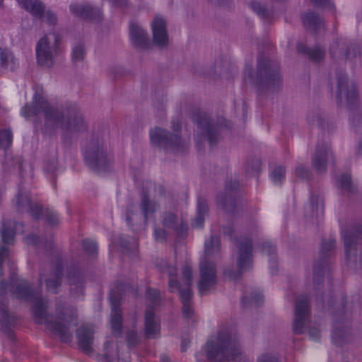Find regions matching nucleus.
<instances>
[{
  "label": "nucleus",
  "mask_w": 362,
  "mask_h": 362,
  "mask_svg": "<svg viewBox=\"0 0 362 362\" xmlns=\"http://www.w3.org/2000/svg\"><path fill=\"white\" fill-rule=\"evenodd\" d=\"M11 292L13 298L20 300L32 301L34 304L33 315L37 324H46L47 328L61 341L71 343L72 335L69 327L57 320H49L47 312V301L42 298L39 292L28 280L20 278L14 272L11 273L8 280L0 281V296H5Z\"/></svg>",
  "instance_id": "f257e3e1"
},
{
  "label": "nucleus",
  "mask_w": 362,
  "mask_h": 362,
  "mask_svg": "<svg viewBox=\"0 0 362 362\" xmlns=\"http://www.w3.org/2000/svg\"><path fill=\"white\" fill-rule=\"evenodd\" d=\"M94 330L91 325H82L76 330L78 346L85 354H90L93 351L92 344L93 342Z\"/></svg>",
  "instance_id": "bb28decb"
},
{
  "label": "nucleus",
  "mask_w": 362,
  "mask_h": 362,
  "mask_svg": "<svg viewBox=\"0 0 362 362\" xmlns=\"http://www.w3.org/2000/svg\"><path fill=\"white\" fill-rule=\"evenodd\" d=\"M36 58L41 66L50 67L54 64V57L47 35L41 37L37 44Z\"/></svg>",
  "instance_id": "a878e982"
},
{
  "label": "nucleus",
  "mask_w": 362,
  "mask_h": 362,
  "mask_svg": "<svg viewBox=\"0 0 362 362\" xmlns=\"http://www.w3.org/2000/svg\"><path fill=\"white\" fill-rule=\"evenodd\" d=\"M308 334L310 340L319 341L320 339V332L318 328L313 327L308 330Z\"/></svg>",
  "instance_id": "0e129e2a"
},
{
  "label": "nucleus",
  "mask_w": 362,
  "mask_h": 362,
  "mask_svg": "<svg viewBox=\"0 0 362 362\" xmlns=\"http://www.w3.org/2000/svg\"><path fill=\"white\" fill-rule=\"evenodd\" d=\"M109 247L110 250L114 247H118L120 252L132 259L138 257L139 241L134 237L119 235L111 240Z\"/></svg>",
  "instance_id": "4be33fe9"
},
{
  "label": "nucleus",
  "mask_w": 362,
  "mask_h": 362,
  "mask_svg": "<svg viewBox=\"0 0 362 362\" xmlns=\"http://www.w3.org/2000/svg\"><path fill=\"white\" fill-rule=\"evenodd\" d=\"M172 129L175 133H170L167 130L155 127L150 131V140L152 145L165 150L172 151H182L187 144L183 141L180 135L182 129V124L179 119H174L171 122Z\"/></svg>",
  "instance_id": "6e6552de"
},
{
  "label": "nucleus",
  "mask_w": 362,
  "mask_h": 362,
  "mask_svg": "<svg viewBox=\"0 0 362 362\" xmlns=\"http://www.w3.org/2000/svg\"><path fill=\"white\" fill-rule=\"evenodd\" d=\"M129 35L131 42L135 47H149L151 42L146 31L132 21L129 24Z\"/></svg>",
  "instance_id": "c85d7f7f"
},
{
  "label": "nucleus",
  "mask_w": 362,
  "mask_h": 362,
  "mask_svg": "<svg viewBox=\"0 0 362 362\" xmlns=\"http://www.w3.org/2000/svg\"><path fill=\"white\" fill-rule=\"evenodd\" d=\"M188 224L186 221H182L179 226H175V231L176 232L177 238L184 240L187 236Z\"/></svg>",
  "instance_id": "603ef678"
},
{
  "label": "nucleus",
  "mask_w": 362,
  "mask_h": 362,
  "mask_svg": "<svg viewBox=\"0 0 362 362\" xmlns=\"http://www.w3.org/2000/svg\"><path fill=\"white\" fill-rule=\"evenodd\" d=\"M296 49L299 54L307 56L309 59L313 62L322 60L325 54V49L321 47L315 46L313 48H310L302 42L297 44Z\"/></svg>",
  "instance_id": "473e14b6"
},
{
  "label": "nucleus",
  "mask_w": 362,
  "mask_h": 362,
  "mask_svg": "<svg viewBox=\"0 0 362 362\" xmlns=\"http://www.w3.org/2000/svg\"><path fill=\"white\" fill-rule=\"evenodd\" d=\"M83 251L93 259H96L98 256V243L95 240L90 238L83 239L81 242Z\"/></svg>",
  "instance_id": "4c0bfd02"
},
{
  "label": "nucleus",
  "mask_w": 362,
  "mask_h": 362,
  "mask_svg": "<svg viewBox=\"0 0 362 362\" xmlns=\"http://www.w3.org/2000/svg\"><path fill=\"white\" fill-rule=\"evenodd\" d=\"M13 143V133L10 129H0V149L6 151Z\"/></svg>",
  "instance_id": "79ce46f5"
},
{
  "label": "nucleus",
  "mask_w": 362,
  "mask_h": 362,
  "mask_svg": "<svg viewBox=\"0 0 362 362\" xmlns=\"http://www.w3.org/2000/svg\"><path fill=\"white\" fill-rule=\"evenodd\" d=\"M250 8L255 12L264 21H271L270 12L265 8L264 6L261 4L256 0H252L249 3Z\"/></svg>",
  "instance_id": "58836bf2"
},
{
  "label": "nucleus",
  "mask_w": 362,
  "mask_h": 362,
  "mask_svg": "<svg viewBox=\"0 0 362 362\" xmlns=\"http://www.w3.org/2000/svg\"><path fill=\"white\" fill-rule=\"evenodd\" d=\"M144 332L150 339H155L160 334V325L155 321V311L150 306L144 314Z\"/></svg>",
  "instance_id": "7c9ffc66"
},
{
  "label": "nucleus",
  "mask_w": 362,
  "mask_h": 362,
  "mask_svg": "<svg viewBox=\"0 0 362 362\" xmlns=\"http://www.w3.org/2000/svg\"><path fill=\"white\" fill-rule=\"evenodd\" d=\"M154 238L158 242H165L167 240V232L165 230L155 227L153 231Z\"/></svg>",
  "instance_id": "bf43d9fd"
},
{
  "label": "nucleus",
  "mask_w": 362,
  "mask_h": 362,
  "mask_svg": "<svg viewBox=\"0 0 362 362\" xmlns=\"http://www.w3.org/2000/svg\"><path fill=\"white\" fill-rule=\"evenodd\" d=\"M257 362H279V361L277 357L266 354L262 355Z\"/></svg>",
  "instance_id": "69168bd1"
},
{
  "label": "nucleus",
  "mask_w": 362,
  "mask_h": 362,
  "mask_svg": "<svg viewBox=\"0 0 362 362\" xmlns=\"http://www.w3.org/2000/svg\"><path fill=\"white\" fill-rule=\"evenodd\" d=\"M23 241L36 249H42L49 256H54L55 260L52 262V279L45 281V286L48 291L54 293L58 292L63 276V259L61 252L56 248L53 238L49 239L41 238L35 234H29L23 238Z\"/></svg>",
  "instance_id": "39448f33"
},
{
  "label": "nucleus",
  "mask_w": 362,
  "mask_h": 362,
  "mask_svg": "<svg viewBox=\"0 0 362 362\" xmlns=\"http://www.w3.org/2000/svg\"><path fill=\"white\" fill-rule=\"evenodd\" d=\"M182 314L184 318L190 319L194 315V309L192 303L182 304Z\"/></svg>",
  "instance_id": "680f3d73"
},
{
  "label": "nucleus",
  "mask_w": 362,
  "mask_h": 362,
  "mask_svg": "<svg viewBox=\"0 0 362 362\" xmlns=\"http://www.w3.org/2000/svg\"><path fill=\"white\" fill-rule=\"evenodd\" d=\"M66 277L71 286V292L74 296L78 297V293L84 295L85 272L78 264H71L68 267Z\"/></svg>",
  "instance_id": "b1692460"
},
{
  "label": "nucleus",
  "mask_w": 362,
  "mask_h": 362,
  "mask_svg": "<svg viewBox=\"0 0 362 362\" xmlns=\"http://www.w3.org/2000/svg\"><path fill=\"white\" fill-rule=\"evenodd\" d=\"M127 342L129 346H135L139 343V338L136 331L129 330L127 333Z\"/></svg>",
  "instance_id": "864d4df0"
},
{
  "label": "nucleus",
  "mask_w": 362,
  "mask_h": 362,
  "mask_svg": "<svg viewBox=\"0 0 362 362\" xmlns=\"http://www.w3.org/2000/svg\"><path fill=\"white\" fill-rule=\"evenodd\" d=\"M337 101L338 103L342 102L343 94L346 95V103L350 110L357 111V119L356 125L362 124V115L358 112V91L355 83L349 84L346 76L341 71L337 72Z\"/></svg>",
  "instance_id": "2eb2a0df"
},
{
  "label": "nucleus",
  "mask_w": 362,
  "mask_h": 362,
  "mask_svg": "<svg viewBox=\"0 0 362 362\" xmlns=\"http://www.w3.org/2000/svg\"><path fill=\"white\" fill-rule=\"evenodd\" d=\"M351 305H349L347 298L341 296V309L334 314V322L333 323V330L331 334L332 342L337 346H343L345 344L352 339L351 329L349 326V322L345 318V315L349 310H353L356 305L352 300Z\"/></svg>",
  "instance_id": "9b49d317"
},
{
  "label": "nucleus",
  "mask_w": 362,
  "mask_h": 362,
  "mask_svg": "<svg viewBox=\"0 0 362 362\" xmlns=\"http://www.w3.org/2000/svg\"><path fill=\"white\" fill-rule=\"evenodd\" d=\"M329 160L332 162V165L334 164V156L330 145L327 142L317 144L315 152L312 158L313 169L318 173H325Z\"/></svg>",
  "instance_id": "412c9836"
},
{
  "label": "nucleus",
  "mask_w": 362,
  "mask_h": 362,
  "mask_svg": "<svg viewBox=\"0 0 362 362\" xmlns=\"http://www.w3.org/2000/svg\"><path fill=\"white\" fill-rule=\"evenodd\" d=\"M24 231L23 223L13 220H4L1 229V240L5 245H12L15 243L16 234L23 233Z\"/></svg>",
  "instance_id": "393cba45"
},
{
  "label": "nucleus",
  "mask_w": 362,
  "mask_h": 362,
  "mask_svg": "<svg viewBox=\"0 0 362 362\" xmlns=\"http://www.w3.org/2000/svg\"><path fill=\"white\" fill-rule=\"evenodd\" d=\"M83 155L86 165L96 174H105L112 168V156L107 152L103 141L98 136L83 149Z\"/></svg>",
  "instance_id": "0eeeda50"
},
{
  "label": "nucleus",
  "mask_w": 362,
  "mask_h": 362,
  "mask_svg": "<svg viewBox=\"0 0 362 362\" xmlns=\"http://www.w3.org/2000/svg\"><path fill=\"white\" fill-rule=\"evenodd\" d=\"M179 294L182 304L192 303V291L191 286H186L185 288H181Z\"/></svg>",
  "instance_id": "09e8293b"
},
{
  "label": "nucleus",
  "mask_w": 362,
  "mask_h": 362,
  "mask_svg": "<svg viewBox=\"0 0 362 362\" xmlns=\"http://www.w3.org/2000/svg\"><path fill=\"white\" fill-rule=\"evenodd\" d=\"M204 351L211 362H242V351L238 340L228 330H221L216 340H209Z\"/></svg>",
  "instance_id": "7ed1b4c3"
},
{
  "label": "nucleus",
  "mask_w": 362,
  "mask_h": 362,
  "mask_svg": "<svg viewBox=\"0 0 362 362\" xmlns=\"http://www.w3.org/2000/svg\"><path fill=\"white\" fill-rule=\"evenodd\" d=\"M137 293L129 283L123 281H115L110 292L109 300L111 306L110 328L115 335L120 336L122 330V315L120 308L123 297L127 293Z\"/></svg>",
  "instance_id": "1a4fd4ad"
},
{
  "label": "nucleus",
  "mask_w": 362,
  "mask_h": 362,
  "mask_svg": "<svg viewBox=\"0 0 362 362\" xmlns=\"http://www.w3.org/2000/svg\"><path fill=\"white\" fill-rule=\"evenodd\" d=\"M262 162L259 159H253L252 160L251 168L252 171L259 173L261 170Z\"/></svg>",
  "instance_id": "774afa93"
},
{
  "label": "nucleus",
  "mask_w": 362,
  "mask_h": 362,
  "mask_svg": "<svg viewBox=\"0 0 362 362\" xmlns=\"http://www.w3.org/2000/svg\"><path fill=\"white\" fill-rule=\"evenodd\" d=\"M156 267L164 273H167L170 277L168 282L169 291L170 292H179L181 290L180 281L177 279V269L175 265L170 264L166 260L157 261Z\"/></svg>",
  "instance_id": "c756f323"
},
{
  "label": "nucleus",
  "mask_w": 362,
  "mask_h": 362,
  "mask_svg": "<svg viewBox=\"0 0 362 362\" xmlns=\"http://www.w3.org/2000/svg\"><path fill=\"white\" fill-rule=\"evenodd\" d=\"M153 40L158 47H165L168 42L166 22L161 16H156L151 24Z\"/></svg>",
  "instance_id": "cd10ccee"
},
{
  "label": "nucleus",
  "mask_w": 362,
  "mask_h": 362,
  "mask_svg": "<svg viewBox=\"0 0 362 362\" xmlns=\"http://www.w3.org/2000/svg\"><path fill=\"white\" fill-rule=\"evenodd\" d=\"M199 274L198 291L199 296H203L216 284V264L207 259L202 260L199 264Z\"/></svg>",
  "instance_id": "a211bd4d"
},
{
  "label": "nucleus",
  "mask_w": 362,
  "mask_h": 362,
  "mask_svg": "<svg viewBox=\"0 0 362 362\" xmlns=\"http://www.w3.org/2000/svg\"><path fill=\"white\" fill-rule=\"evenodd\" d=\"M158 206V205L156 202L149 200L148 192L146 190H144L141 195V209L145 225L147 224L149 218L153 217Z\"/></svg>",
  "instance_id": "72a5a7b5"
},
{
  "label": "nucleus",
  "mask_w": 362,
  "mask_h": 362,
  "mask_svg": "<svg viewBox=\"0 0 362 362\" xmlns=\"http://www.w3.org/2000/svg\"><path fill=\"white\" fill-rule=\"evenodd\" d=\"M193 122L211 146L217 144L220 131L223 128L229 129L232 127L231 122L223 117H218L215 122L209 114L199 110L193 115Z\"/></svg>",
  "instance_id": "9d476101"
},
{
  "label": "nucleus",
  "mask_w": 362,
  "mask_h": 362,
  "mask_svg": "<svg viewBox=\"0 0 362 362\" xmlns=\"http://www.w3.org/2000/svg\"><path fill=\"white\" fill-rule=\"evenodd\" d=\"M58 160L57 158H53L52 160L45 162L44 166V173L45 175L49 177L52 182L53 187L56 185V172Z\"/></svg>",
  "instance_id": "a19ab883"
},
{
  "label": "nucleus",
  "mask_w": 362,
  "mask_h": 362,
  "mask_svg": "<svg viewBox=\"0 0 362 362\" xmlns=\"http://www.w3.org/2000/svg\"><path fill=\"white\" fill-rule=\"evenodd\" d=\"M40 112L44 114L46 125L51 123L54 128L61 127L64 140L72 136L74 134L87 129V125L76 105L71 104L66 110L51 105L44 98L42 87L35 89L32 103H26L21 109V115L27 119Z\"/></svg>",
  "instance_id": "f03ea898"
},
{
  "label": "nucleus",
  "mask_w": 362,
  "mask_h": 362,
  "mask_svg": "<svg viewBox=\"0 0 362 362\" xmlns=\"http://www.w3.org/2000/svg\"><path fill=\"white\" fill-rule=\"evenodd\" d=\"M177 216L173 213H165L163 218V225L169 228H175L177 222Z\"/></svg>",
  "instance_id": "8fccbe9b"
},
{
  "label": "nucleus",
  "mask_w": 362,
  "mask_h": 362,
  "mask_svg": "<svg viewBox=\"0 0 362 362\" xmlns=\"http://www.w3.org/2000/svg\"><path fill=\"white\" fill-rule=\"evenodd\" d=\"M8 255V250L6 247H0V276L2 275V264L4 259Z\"/></svg>",
  "instance_id": "338daca9"
},
{
  "label": "nucleus",
  "mask_w": 362,
  "mask_h": 362,
  "mask_svg": "<svg viewBox=\"0 0 362 362\" xmlns=\"http://www.w3.org/2000/svg\"><path fill=\"white\" fill-rule=\"evenodd\" d=\"M221 249V237L218 235H211L204 243L205 255L210 257L218 254Z\"/></svg>",
  "instance_id": "c9c22d12"
},
{
  "label": "nucleus",
  "mask_w": 362,
  "mask_h": 362,
  "mask_svg": "<svg viewBox=\"0 0 362 362\" xmlns=\"http://www.w3.org/2000/svg\"><path fill=\"white\" fill-rule=\"evenodd\" d=\"M286 168L284 166H276L270 173V179L274 185L281 184L285 180Z\"/></svg>",
  "instance_id": "37998d69"
},
{
  "label": "nucleus",
  "mask_w": 362,
  "mask_h": 362,
  "mask_svg": "<svg viewBox=\"0 0 362 362\" xmlns=\"http://www.w3.org/2000/svg\"><path fill=\"white\" fill-rule=\"evenodd\" d=\"M314 7L332 9L334 4L331 0H310Z\"/></svg>",
  "instance_id": "4d7b16f0"
},
{
  "label": "nucleus",
  "mask_w": 362,
  "mask_h": 362,
  "mask_svg": "<svg viewBox=\"0 0 362 362\" xmlns=\"http://www.w3.org/2000/svg\"><path fill=\"white\" fill-rule=\"evenodd\" d=\"M234 229L232 226H223V233L233 241L238 248L237 265L238 270H225L224 275L234 281L239 279L243 272L252 267V239L250 237L234 238Z\"/></svg>",
  "instance_id": "423d86ee"
},
{
  "label": "nucleus",
  "mask_w": 362,
  "mask_h": 362,
  "mask_svg": "<svg viewBox=\"0 0 362 362\" xmlns=\"http://www.w3.org/2000/svg\"><path fill=\"white\" fill-rule=\"evenodd\" d=\"M245 83L255 84L259 89L271 90L279 88L282 83L279 65L274 61L259 54L256 76L251 64H246L244 69Z\"/></svg>",
  "instance_id": "20e7f679"
},
{
  "label": "nucleus",
  "mask_w": 362,
  "mask_h": 362,
  "mask_svg": "<svg viewBox=\"0 0 362 362\" xmlns=\"http://www.w3.org/2000/svg\"><path fill=\"white\" fill-rule=\"evenodd\" d=\"M192 268L189 265H185L182 269V281L185 286H192Z\"/></svg>",
  "instance_id": "de8ad7c7"
},
{
  "label": "nucleus",
  "mask_w": 362,
  "mask_h": 362,
  "mask_svg": "<svg viewBox=\"0 0 362 362\" xmlns=\"http://www.w3.org/2000/svg\"><path fill=\"white\" fill-rule=\"evenodd\" d=\"M71 54L74 61H82L85 54L84 45L83 44L75 45L72 49Z\"/></svg>",
  "instance_id": "3c124183"
},
{
  "label": "nucleus",
  "mask_w": 362,
  "mask_h": 362,
  "mask_svg": "<svg viewBox=\"0 0 362 362\" xmlns=\"http://www.w3.org/2000/svg\"><path fill=\"white\" fill-rule=\"evenodd\" d=\"M146 298L148 300L151 305L150 306L154 310V306L158 305L160 302V295L158 289L148 287L146 290Z\"/></svg>",
  "instance_id": "c03bdc74"
},
{
  "label": "nucleus",
  "mask_w": 362,
  "mask_h": 362,
  "mask_svg": "<svg viewBox=\"0 0 362 362\" xmlns=\"http://www.w3.org/2000/svg\"><path fill=\"white\" fill-rule=\"evenodd\" d=\"M139 216V214L136 208V206L133 204H131L127 206L125 211V219L127 224L128 226L132 228V230H136L134 228V226L133 221L136 219V217Z\"/></svg>",
  "instance_id": "a18cd8bd"
},
{
  "label": "nucleus",
  "mask_w": 362,
  "mask_h": 362,
  "mask_svg": "<svg viewBox=\"0 0 362 362\" xmlns=\"http://www.w3.org/2000/svg\"><path fill=\"white\" fill-rule=\"evenodd\" d=\"M0 313L1 330L11 343L15 344L16 337L13 328L19 324L20 319L8 311L7 305L2 300H0Z\"/></svg>",
  "instance_id": "aec40b11"
},
{
  "label": "nucleus",
  "mask_w": 362,
  "mask_h": 362,
  "mask_svg": "<svg viewBox=\"0 0 362 362\" xmlns=\"http://www.w3.org/2000/svg\"><path fill=\"white\" fill-rule=\"evenodd\" d=\"M264 303V295L259 290L253 291L250 296L244 294L241 298V303L244 308L255 305L260 307Z\"/></svg>",
  "instance_id": "e433bc0d"
},
{
  "label": "nucleus",
  "mask_w": 362,
  "mask_h": 362,
  "mask_svg": "<svg viewBox=\"0 0 362 362\" xmlns=\"http://www.w3.org/2000/svg\"><path fill=\"white\" fill-rule=\"evenodd\" d=\"M261 250L262 252L267 254L269 257V261L273 259L276 260V246L269 241L263 242L261 245Z\"/></svg>",
  "instance_id": "49530a36"
},
{
  "label": "nucleus",
  "mask_w": 362,
  "mask_h": 362,
  "mask_svg": "<svg viewBox=\"0 0 362 362\" xmlns=\"http://www.w3.org/2000/svg\"><path fill=\"white\" fill-rule=\"evenodd\" d=\"M353 52L354 57H356L358 54H359V50L358 47H354L353 45L348 46L346 49H341L339 52L340 54H342L344 57L345 59H348L350 57L351 52Z\"/></svg>",
  "instance_id": "052dcab7"
},
{
  "label": "nucleus",
  "mask_w": 362,
  "mask_h": 362,
  "mask_svg": "<svg viewBox=\"0 0 362 362\" xmlns=\"http://www.w3.org/2000/svg\"><path fill=\"white\" fill-rule=\"evenodd\" d=\"M293 331L296 334H302L306 330V322L310 316V298L307 295H300L295 304Z\"/></svg>",
  "instance_id": "f3484780"
},
{
  "label": "nucleus",
  "mask_w": 362,
  "mask_h": 362,
  "mask_svg": "<svg viewBox=\"0 0 362 362\" xmlns=\"http://www.w3.org/2000/svg\"><path fill=\"white\" fill-rule=\"evenodd\" d=\"M11 58V53L7 49L0 47V66L6 67Z\"/></svg>",
  "instance_id": "13d9d810"
},
{
  "label": "nucleus",
  "mask_w": 362,
  "mask_h": 362,
  "mask_svg": "<svg viewBox=\"0 0 362 362\" xmlns=\"http://www.w3.org/2000/svg\"><path fill=\"white\" fill-rule=\"evenodd\" d=\"M337 185L339 189L349 193H354L355 189L352 185L351 175L349 173L341 174L337 180Z\"/></svg>",
  "instance_id": "ea45409f"
},
{
  "label": "nucleus",
  "mask_w": 362,
  "mask_h": 362,
  "mask_svg": "<svg viewBox=\"0 0 362 362\" xmlns=\"http://www.w3.org/2000/svg\"><path fill=\"white\" fill-rule=\"evenodd\" d=\"M305 28L316 33L324 26L323 19L315 12L309 11L305 13L301 18Z\"/></svg>",
  "instance_id": "2f4dec72"
},
{
  "label": "nucleus",
  "mask_w": 362,
  "mask_h": 362,
  "mask_svg": "<svg viewBox=\"0 0 362 362\" xmlns=\"http://www.w3.org/2000/svg\"><path fill=\"white\" fill-rule=\"evenodd\" d=\"M341 236L344 245L346 261L357 262V252L359 250L358 260L362 267V222L351 226L349 228H341Z\"/></svg>",
  "instance_id": "4468645a"
},
{
  "label": "nucleus",
  "mask_w": 362,
  "mask_h": 362,
  "mask_svg": "<svg viewBox=\"0 0 362 362\" xmlns=\"http://www.w3.org/2000/svg\"><path fill=\"white\" fill-rule=\"evenodd\" d=\"M310 208L311 216L316 219H320L324 214V200L323 197L319 193L315 194L310 192Z\"/></svg>",
  "instance_id": "f704fd0d"
},
{
  "label": "nucleus",
  "mask_w": 362,
  "mask_h": 362,
  "mask_svg": "<svg viewBox=\"0 0 362 362\" xmlns=\"http://www.w3.org/2000/svg\"><path fill=\"white\" fill-rule=\"evenodd\" d=\"M205 216L197 214L195 218L192 221V226L197 229L203 228L204 226Z\"/></svg>",
  "instance_id": "e2e57ef3"
},
{
  "label": "nucleus",
  "mask_w": 362,
  "mask_h": 362,
  "mask_svg": "<svg viewBox=\"0 0 362 362\" xmlns=\"http://www.w3.org/2000/svg\"><path fill=\"white\" fill-rule=\"evenodd\" d=\"M16 204L18 210L27 209L28 214L35 220L44 218L47 224L55 226L59 223L58 213L49 208L45 209L42 205L33 204L30 194L23 193L19 187V192L16 196Z\"/></svg>",
  "instance_id": "ddd939ff"
},
{
  "label": "nucleus",
  "mask_w": 362,
  "mask_h": 362,
  "mask_svg": "<svg viewBox=\"0 0 362 362\" xmlns=\"http://www.w3.org/2000/svg\"><path fill=\"white\" fill-rule=\"evenodd\" d=\"M208 204L204 199L199 197L197 199V214L206 216L208 213Z\"/></svg>",
  "instance_id": "6e6d98bb"
},
{
  "label": "nucleus",
  "mask_w": 362,
  "mask_h": 362,
  "mask_svg": "<svg viewBox=\"0 0 362 362\" xmlns=\"http://www.w3.org/2000/svg\"><path fill=\"white\" fill-rule=\"evenodd\" d=\"M21 7L28 11L33 17L45 21L50 25H54L57 17L50 10L45 11V4L40 0H17Z\"/></svg>",
  "instance_id": "6ab92c4d"
},
{
  "label": "nucleus",
  "mask_w": 362,
  "mask_h": 362,
  "mask_svg": "<svg viewBox=\"0 0 362 362\" xmlns=\"http://www.w3.org/2000/svg\"><path fill=\"white\" fill-rule=\"evenodd\" d=\"M295 174L297 177L300 179L308 180L310 179L311 173L310 171L303 166H298L295 170Z\"/></svg>",
  "instance_id": "5fc2aeb1"
},
{
  "label": "nucleus",
  "mask_w": 362,
  "mask_h": 362,
  "mask_svg": "<svg viewBox=\"0 0 362 362\" xmlns=\"http://www.w3.org/2000/svg\"><path fill=\"white\" fill-rule=\"evenodd\" d=\"M244 194L240 189V182L230 180L226 182L225 192L217 196L218 205L227 214H238L245 206Z\"/></svg>",
  "instance_id": "f8f14e48"
},
{
  "label": "nucleus",
  "mask_w": 362,
  "mask_h": 362,
  "mask_svg": "<svg viewBox=\"0 0 362 362\" xmlns=\"http://www.w3.org/2000/svg\"><path fill=\"white\" fill-rule=\"evenodd\" d=\"M335 246V239L322 240L320 250V258L315 262L313 265V281L315 285H320L323 281L325 274L330 272V256Z\"/></svg>",
  "instance_id": "dca6fc26"
},
{
  "label": "nucleus",
  "mask_w": 362,
  "mask_h": 362,
  "mask_svg": "<svg viewBox=\"0 0 362 362\" xmlns=\"http://www.w3.org/2000/svg\"><path fill=\"white\" fill-rule=\"evenodd\" d=\"M69 8L74 16L85 21L100 22L103 19V13L100 7L92 6L90 4H72Z\"/></svg>",
  "instance_id": "5701e85b"
}]
</instances>
